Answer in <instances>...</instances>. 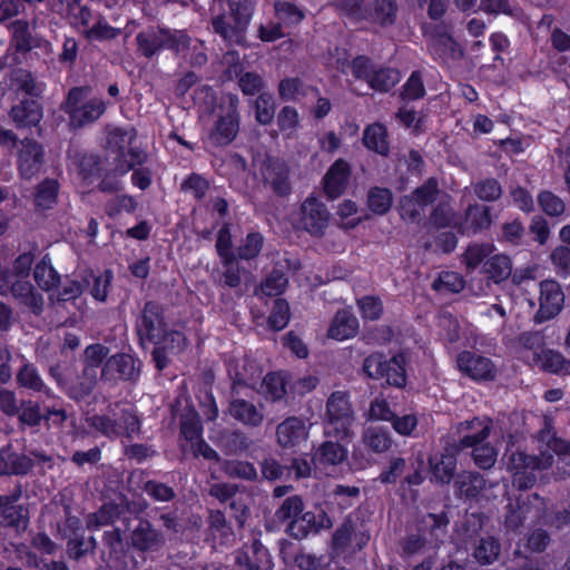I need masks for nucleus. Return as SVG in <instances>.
Instances as JSON below:
<instances>
[{
    "label": "nucleus",
    "mask_w": 570,
    "mask_h": 570,
    "mask_svg": "<svg viewBox=\"0 0 570 570\" xmlns=\"http://www.w3.org/2000/svg\"><path fill=\"white\" fill-rule=\"evenodd\" d=\"M10 81L17 91L24 92L28 98L41 99L46 90V85L37 81L32 72L23 68L13 69Z\"/></svg>",
    "instance_id": "40"
},
{
    "label": "nucleus",
    "mask_w": 570,
    "mask_h": 570,
    "mask_svg": "<svg viewBox=\"0 0 570 570\" xmlns=\"http://www.w3.org/2000/svg\"><path fill=\"white\" fill-rule=\"evenodd\" d=\"M511 271V259L503 254L490 256L482 266L483 274L495 284L505 281L510 276Z\"/></svg>",
    "instance_id": "45"
},
{
    "label": "nucleus",
    "mask_w": 570,
    "mask_h": 570,
    "mask_svg": "<svg viewBox=\"0 0 570 570\" xmlns=\"http://www.w3.org/2000/svg\"><path fill=\"white\" fill-rule=\"evenodd\" d=\"M341 442L330 440L321 443L312 458L314 464L328 466L343 463L347 459L348 451Z\"/></svg>",
    "instance_id": "38"
},
{
    "label": "nucleus",
    "mask_w": 570,
    "mask_h": 570,
    "mask_svg": "<svg viewBox=\"0 0 570 570\" xmlns=\"http://www.w3.org/2000/svg\"><path fill=\"white\" fill-rule=\"evenodd\" d=\"M124 513V507L116 502H105L96 512L88 514V529H98L114 523Z\"/></svg>",
    "instance_id": "49"
},
{
    "label": "nucleus",
    "mask_w": 570,
    "mask_h": 570,
    "mask_svg": "<svg viewBox=\"0 0 570 570\" xmlns=\"http://www.w3.org/2000/svg\"><path fill=\"white\" fill-rule=\"evenodd\" d=\"M478 441L470 436L445 439L442 451L429 459L432 480L441 485L450 484L455 476L458 456Z\"/></svg>",
    "instance_id": "10"
},
{
    "label": "nucleus",
    "mask_w": 570,
    "mask_h": 570,
    "mask_svg": "<svg viewBox=\"0 0 570 570\" xmlns=\"http://www.w3.org/2000/svg\"><path fill=\"white\" fill-rule=\"evenodd\" d=\"M8 29L11 36L10 48L14 53L26 55L38 47L28 20H13L9 23Z\"/></svg>",
    "instance_id": "34"
},
{
    "label": "nucleus",
    "mask_w": 570,
    "mask_h": 570,
    "mask_svg": "<svg viewBox=\"0 0 570 570\" xmlns=\"http://www.w3.org/2000/svg\"><path fill=\"white\" fill-rule=\"evenodd\" d=\"M223 271L217 283L222 287L237 288L242 285V273L245 271L235 256L220 257Z\"/></svg>",
    "instance_id": "50"
},
{
    "label": "nucleus",
    "mask_w": 570,
    "mask_h": 570,
    "mask_svg": "<svg viewBox=\"0 0 570 570\" xmlns=\"http://www.w3.org/2000/svg\"><path fill=\"white\" fill-rule=\"evenodd\" d=\"M35 468V461L26 453L18 452L12 443L0 448V475L26 476Z\"/></svg>",
    "instance_id": "25"
},
{
    "label": "nucleus",
    "mask_w": 570,
    "mask_h": 570,
    "mask_svg": "<svg viewBox=\"0 0 570 570\" xmlns=\"http://www.w3.org/2000/svg\"><path fill=\"white\" fill-rule=\"evenodd\" d=\"M90 88L76 86L69 89L62 104V110L69 117V125L73 129L85 128L98 121L106 112L108 102L101 97L86 99Z\"/></svg>",
    "instance_id": "5"
},
{
    "label": "nucleus",
    "mask_w": 570,
    "mask_h": 570,
    "mask_svg": "<svg viewBox=\"0 0 570 570\" xmlns=\"http://www.w3.org/2000/svg\"><path fill=\"white\" fill-rule=\"evenodd\" d=\"M18 387L31 393H40L48 399L55 397L53 391L45 383L37 366L24 360L16 374Z\"/></svg>",
    "instance_id": "33"
},
{
    "label": "nucleus",
    "mask_w": 570,
    "mask_h": 570,
    "mask_svg": "<svg viewBox=\"0 0 570 570\" xmlns=\"http://www.w3.org/2000/svg\"><path fill=\"white\" fill-rule=\"evenodd\" d=\"M140 375V361L128 353L109 356L101 368L102 381H136Z\"/></svg>",
    "instance_id": "19"
},
{
    "label": "nucleus",
    "mask_w": 570,
    "mask_h": 570,
    "mask_svg": "<svg viewBox=\"0 0 570 570\" xmlns=\"http://www.w3.org/2000/svg\"><path fill=\"white\" fill-rule=\"evenodd\" d=\"M401 78L397 68L376 66L371 79H368V87L376 92L386 94L400 82Z\"/></svg>",
    "instance_id": "44"
},
{
    "label": "nucleus",
    "mask_w": 570,
    "mask_h": 570,
    "mask_svg": "<svg viewBox=\"0 0 570 570\" xmlns=\"http://www.w3.org/2000/svg\"><path fill=\"white\" fill-rule=\"evenodd\" d=\"M399 4L396 0H370L362 21L381 28L392 27L397 19Z\"/></svg>",
    "instance_id": "29"
},
{
    "label": "nucleus",
    "mask_w": 570,
    "mask_h": 570,
    "mask_svg": "<svg viewBox=\"0 0 570 570\" xmlns=\"http://www.w3.org/2000/svg\"><path fill=\"white\" fill-rule=\"evenodd\" d=\"M485 479L474 471H463L454 479V494L459 499L472 501L479 498L485 488Z\"/></svg>",
    "instance_id": "36"
},
{
    "label": "nucleus",
    "mask_w": 570,
    "mask_h": 570,
    "mask_svg": "<svg viewBox=\"0 0 570 570\" xmlns=\"http://www.w3.org/2000/svg\"><path fill=\"white\" fill-rule=\"evenodd\" d=\"M501 544L492 535L481 537L475 543L473 557L483 566L492 564L500 556Z\"/></svg>",
    "instance_id": "53"
},
{
    "label": "nucleus",
    "mask_w": 570,
    "mask_h": 570,
    "mask_svg": "<svg viewBox=\"0 0 570 570\" xmlns=\"http://www.w3.org/2000/svg\"><path fill=\"white\" fill-rule=\"evenodd\" d=\"M535 356L542 371L559 376L570 375V360L566 358L561 352L543 348Z\"/></svg>",
    "instance_id": "43"
},
{
    "label": "nucleus",
    "mask_w": 570,
    "mask_h": 570,
    "mask_svg": "<svg viewBox=\"0 0 570 570\" xmlns=\"http://www.w3.org/2000/svg\"><path fill=\"white\" fill-rule=\"evenodd\" d=\"M9 292L33 315L39 316L43 312V296L35 288L28 278H16Z\"/></svg>",
    "instance_id": "31"
},
{
    "label": "nucleus",
    "mask_w": 570,
    "mask_h": 570,
    "mask_svg": "<svg viewBox=\"0 0 570 570\" xmlns=\"http://www.w3.org/2000/svg\"><path fill=\"white\" fill-rule=\"evenodd\" d=\"M262 389L266 400L282 401L287 394L286 375L282 371L268 372L263 379Z\"/></svg>",
    "instance_id": "47"
},
{
    "label": "nucleus",
    "mask_w": 570,
    "mask_h": 570,
    "mask_svg": "<svg viewBox=\"0 0 570 570\" xmlns=\"http://www.w3.org/2000/svg\"><path fill=\"white\" fill-rule=\"evenodd\" d=\"M235 564L239 570H273V557L259 538L244 542L235 551Z\"/></svg>",
    "instance_id": "16"
},
{
    "label": "nucleus",
    "mask_w": 570,
    "mask_h": 570,
    "mask_svg": "<svg viewBox=\"0 0 570 570\" xmlns=\"http://www.w3.org/2000/svg\"><path fill=\"white\" fill-rule=\"evenodd\" d=\"M406 366L407 356L404 352H397L390 358L382 352H373L364 358L362 372L368 379L403 389L407 383Z\"/></svg>",
    "instance_id": "6"
},
{
    "label": "nucleus",
    "mask_w": 570,
    "mask_h": 570,
    "mask_svg": "<svg viewBox=\"0 0 570 570\" xmlns=\"http://www.w3.org/2000/svg\"><path fill=\"white\" fill-rule=\"evenodd\" d=\"M450 519L445 511L440 513H426L416 520L415 529L429 544L439 547L448 534Z\"/></svg>",
    "instance_id": "27"
},
{
    "label": "nucleus",
    "mask_w": 570,
    "mask_h": 570,
    "mask_svg": "<svg viewBox=\"0 0 570 570\" xmlns=\"http://www.w3.org/2000/svg\"><path fill=\"white\" fill-rule=\"evenodd\" d=\"M394 444L389 428L370 425L363 430L360 444L354 445L352 461L355 469H365L373 461V454H385Z\"/></svg>",
    "instance_id": "11"
},
{
    "label": "nucleus",
    "mask_w": 570,
    "mask_h": 570,
    "mask_svg": "<svg viewBox=\"0 0 570 570\" xmlns=\"http://www.w3.org/2000/svg\"><path fill=\"white\" fill-rule=\"evenodd\" d=\"M134 331L141 348L146 350L150 345L154 347L151 361L159 372L168 367L169 353H180L188 346L185 333L169 324L166 308L158 301L144 303L136 316Z\"/></svg>",
    "instance_id": "1"
},
{
    "label": "nucleus",
    "mask_w": 570,
    "mask_h": 570,
    "mask_svg": "<svg viewBox=\"0 0 570 570\" xmlns=\"http://www.w3.org/2000/svg\"><path fill=\"white\" fill-rule=\"evenodd\" d=\"M288 278L282 268L274 267L255 288L254 294L258 298H278L286 291Z\"/></svg>",
    "instance_id": "39"
},
{
    "label": "nucleus",
    "mask_w": 570,
    "mask_h": 570,
    "mask_svg": "<svg viewBox=\"0 0 570 570\" xmlns=\"http://www.w3.org/2000/svg\"><path fill=\"white\" fill-rule=\"evenodd\" d=\"M548 451H542L540 455H530L518 451L512 453L507 462L508 471L512 475V483L519 490L531 489L537 482V472L552 466L553 452L559 456H570V442L551 435L547 441Z\"/></svg>",
    "instance_id": "2"
},
{
    "label": "nucleus",
    "mask_w": 570,
    "mask_h": 570,
    "mask_svg": "<svg viewBox=\"0 0 570 570\" xmlns=\"http://www.w3.org/2000/svg\"><path fill=\"white\" fill-rule=\"evenodd\" d=\"M135 40L138 56L150 60L165 50L175 55L188 50L191 39L186 30L156 24L140 30Z\"/></svg>",
    "instance_id": "3"
},
{
    "label": "nucleus",
    "mask_w": 570,
    "mask_h": 570,
    "mask_svg": "<svg viewBox=\"0 0 570 570\" xmlns=\"http://www.w3.org/2000/svg\"><path fill=\"white\" fill-rule=\"evenodd\" d=\"M362 144L367 150L387 157L391 151L387 127L380 121L367 125L363 130Z\"/></svg>",
    "instance_id": "35"
},
{
    "label": "nucleus",
    "mask_w": 570,
    "mask_h": 570,
    "mask_svg": "<svg viewBox=\"0 0 570 570\" xmlns=\"http://www.w3.org/2000/svg\"><path fill=\"white\" fill-rule=\"evenodd\" d=\"M239 98L236 94H223L218 104L220 114L208 134L209 142L217 148L229 146L237 137L240 126Z\"/></svg>",
    "instance_id": "7"
},
{
    "label": "nucleus",
    "mask_w": 570,
    "mask_h": 570,
    "mask_svg": "<svg viewBox=\"0 0 570 570\" xmlns=\"http://www.w3.org/2000/svg\"><path fill=\"white\" fill-rule=\"evenodd\" d=\"M227 375L230 379V399L228 401L227 412L238 423L257 428L264 421L263 407H258L254 402L239 396V387L248 386L245 376L239 372L237 365H228Z\"/></svg>",
    "instance_id": "9"
},
{
    "label": "nucleus",
    "mask_w": 570,
    "mask_h": 570,
    "mask_svg": "<svg viewBox=\"0 0 570 570\" xmlns=\"http://www.w3.org/2000/svg\"><path fill=\"white\" fill-rule=\"evenodd\" d=\"M305 504L302 497L294 494L283 500L275 511V519L278 522H293L304 511Z\"/></svg>",
    "instance_id": "60"
},
{
    "label": "nucleus",
    "mask_w": 570,
    "mask_h": 570,
    "mask_svg": "<svg viewBox=\"0 0 570 570\" xmlns=\"http://www.w3.org/2000/svg\"><path fill=\"white\" fill-rule=\"evenodd\" d=\"M129 543L138 552H157L166 543L164 533L156 529L147 519H139L130 531Z\"/></svg>",
    "instance_id": "21"
},
{
    "label": "nucleus",
    "mask_w": 570,
    "mask_h": 570,
    "mask_svg": "<svg viewBox=\"0 0 570 570\" xmlns=\"http://www.w3.org/2000/svg\"><path fill=\"white\" fill-rule=\"evenodd\" d=\"M179 433L190 444L203 438V423L197 412L193 411L181 415L179 422Z\"/></svg>",
    "instance_id": "63"
},
{
    "label": "nucleus",
    "mask_w": 570,
    "mask_h": 570,
    "mask_svg": "<svg viewBox=\"0 0 570 570\" xmlns=\"http://www.w3.org/2000/svg\"><path fill=\"white\" fill-rule=\"evenodd\" d=\"M289 174V167L284 160L269 159L263 169L264 184L277 197H287L292 193Z\"/></svg>",
    "instance_id": "26"
},
{
    "label": "nucleus",
    "mask_w": 570,
    "mask_h": 570,
    "mask_svg": "<svg viewBox=\"0 0 570 570\" xmlns=\"http://www.w3.org/2000/svg\"><path fill=\"white\" fill-rule=\"evenodd\" d=\"M18 407L19 412L16 415L22 425L36 428L43 421L41 406L38 401L22 400Z\"/></svg>",
    "instance_id": "64"
},
{
    "label": "nucleus",
    "mask_w": 570,
    "mask_h": 570,
    "mask_svg": "<svg viewBox=\"0 0 570 570\" xmlns=\"http://www.w3.org/2000/svg\"><path fill=\"white\" fill-rule=\"evenodd\" d=\"M355 413L347 391H334L327 397L324 416V433L337 441H350L353 436Z\"/></svg>",
    "instance_id": "4"
},
{
    "label": "nucleus",
    "mask_w": 570,
    "mask_h": 570,
    "mask_svg": "<svg viewBox=\"0 0 570 570\" xmlns=\"http://www.w3.org/2000/svg\"><path fill=\"white\" fill-rule=\"evenodd\" d=\"M253 441L240 430H232L219 438V446L226 455H239L245 453Z\"/></svg>",
    "instance_id": "48"
},
{
    "label": "nucleus",
    "mask_w": 570,
    "mask_h": 570,
    "mask_svg": "<svg viewBox=\"0 0 570 570\" xmlns=\"http://www.w3.org/2000/svg\"><path fill=\"white\" fill-rule=\"evenodd\" d=\"M366 205L379 216L387 214L393 205V193L390 188L373 186L367 191Z\"/></svg>",
    "instance_id": "52"
},
{
    "label": "nucleus",
    "mask_w": 570,
    "mask_h": 570,
    "mask_svg": "<svg viewBox=\"0 0 570 570\" xmlns=\"http://www.w3.org/2000/svg\"><path fill=\"white\" fill-rule=\"evenodd\" d=\"M428 48L432 58L442 65L460 61L464 56L461 46L443 26L434 28L430 35Z\"/></svg>",
    "instance_id": "17"
},
{
    "label": "nucleus",
    "mask_w": 570,
    "mask_h": 570,
    "mask_svg": "<svg viewBox=\"0 0 570 570\" xmlns=\"http://www.w3.org/2000/svg\"><path fill=\"white\" fill-rule=\"evenodd\" d=\"M77 159L78 173L82 180L91 183L101 176L102 161L98 155L82 154Z\"/></svg>",
    "instance_id": "61"
},
{
    "label": "nucleus",
    "mask_w": 570,
    "mask_h": 570,
    "mask_svg": "<svg viewBox=\"0 0 570 570\" xmlns=\"http://www.w3.org/2000/svg\"><path fill=\"white\" fill-rule=\"evenodd\" d=\"M98 376L85 368L75 377H68L63 392L68 397L77 402L86 400L94 391Z\"/></svg>",
    "instance_id": "37"
},
{
    "label": "nucleus",
    "mask_w": 570,
    "mask_h": 570,
    "mask_svg": "<svg viewBox=\"0 0 570 570\" xmlns=\"http://www.w3.org/2000/svg\"><path fill=\"white\" fill-rule=\"evenodd\" d=\"M330 214L326 206L314 196H308L301 205V224L312 236H323Z\"/></svg>",
    "instance_id": "22"
},
{
    "label": "nucleus",
    "mask_w": 570,
    "mask_h": 570,
    "mask_svg": "<svg viewBox=\"0 0 570 570\" xmlns=\"http://www.w3.org/2000/svg\"><path fill=\"white\" fill-rule=\"evenodd\" d=\"M274 10L279 22L287 27L298 26L305 19V11L292 1L276 0Z\"/></svg>",
    "instance_id": "55"
},
{
    "label": "nucleus",
    "mask_w": 570,
    "mask_h": 570,
    "mask_svg": "<svg viewBox=\"0 0 570 570\" xmlns=\"http://www.w3.org/2000/svg\"><path fill=\"white\" fill-rule=\"evenodd\" d=\"M102 559L111 570H128L131 558L129 557V544L122 539L119 528L107 530L102 535Z\"/></svg>",
    "instance_id": "18"
},
{
    "label": "nucleus",
    "mask_w": 570,
    "mask_h": 570,
    "mask_svg": "<svg viewBox=\"0 0 570 570\" xmlns=\"http://www.w3.org/2000/svg\"><path fill=\"white\" fill-rule=\"evenodd\" d=\"M235 76L238 78V87L245 96L263 94L266 86L264 78L255 71H244L239 63L234 65Z\"/></svg>",
    "instance_id": "51"
},
{
    "label": "nucleus",
    "mask_w": 570,
    "mask_h": 570,
    "mask_svg": "<svg viewBox=\"0 0 570 570\" xmlns=\"http://www.w3.org/2000/svg\"><path fill=\"white\" fill-rule=\"evenodd\" d=\"M494 245L491 243H471L463 253V263L466 271H475L482 263L491 256Z\"/></svg>",
    "instance_id": "54"
},
{
    "label": "nucleus",
    "mask_w": 570,
    "mask_h": 570,
    "mask_svg": "<svg viewBox=\"0 0 570 570\" xmlns=\"http://www.w3.org/2000/svg\"><path fill=\"white\" fill-rule=\"evenodd\" d=\"M289 318L291 311L288 302L282 297L276 298L267 317L268 327L274 332H279L288 325Z\"/></svg>",
    "instance_id": "62"
},
{
    "label": "nucleus",
    "mask_w": 570,
    "mask_h": 570,
    "mask_svg": "<svg viewBox=\"0 0 570 570\" xmlns=\"http://www.w3.org/2000/svg\"><path fill=\"white\" fill-rule=\"evenodd\" d=\"M9 117L17 129H32L43 117L40 99L23 98L9 110Z\"/></svg>",
    "instance_id": "24"
},
{
    "label": "nucleus",
    "mask_w": 570,
    "mask_h": 570,
    "mask_svg": "<svg viewBox=\"0 0 570 570\" xmlns=\"http://www.w3.org/2000/svg\"><path fill=\"white\" fill-rule=\"evenodd\" d=\"M472 188L476 198L483 203L498 202L503 194L500 181L493 177L482 178L473 183Z\"/></svg>",
    "instance_id": "57"
},
{
    "label": "nucleus",
    "mask_w": 570,
    "mask_h": 570,
    "mask_svg": "<svg viewBox=\"0 0 570 570\" xmlns=\"http://www.w3.org/2000/svg\"><path fill=\"white\" fill-rule=\"evenodd\" d=\"M32 275L36 284L45 292L58 288L61 282L60 274L52 266L48 254L36 264Z\"/></svg>",
    "instance_id": "42"
},
{
    "label": "nucleus",
    "mask_w": 570,
    "mask_h": 570,
    "mask_svg": "<svg viewBox=\"0 0 570 570\" xmlns=\"http://www.w3.org/2000/svg\"><path fill=\"white\" fill-rule=\"evenodd\" d=\"M60 185L55 178H45L36 185L33 205L37 210L52 209L58 202Z\"/></svg>",
    "instance_id": "41"
},
{
    "label": "nucleus",
    "mask_w": 570,
    "mask_h": 570,
    "mask_svg": "<svg viewBox=\"0 0 570 570\" xmlns=\"http://www.w3.org/2000/svg\"><path fill=\"white\" fill-rule=\"evenodd\" d=\"M492 224L491 207L480 203H472L459 215L455 232L462 236L471 237L490 230Z\"/></svg>",
    "instance_id": "14"
},
{
    "label": "nucleus",
    "mask_w": 570,
    "mask_h": 570,
    "mask_svg": "<svg viewBox=\"0 0 570 570\" xmlns=\"http://www.w3.org/2000/svg\"><path fill=\"white\" fill-rule=\"evenodd\" d=\"M352 176V167L344 158H337L323 176V191L327 199L340 198L347 189Z\"/></svg>",
    "instance_id": "23"
},
{
    "label": "nucleus",
    "mask_w": 570,
    "mask_h": 570,
    "mask_svg": "<svg viewBox=\"0 0 570 570\" xmlns=\"http://www.w3.org/2000/svg\"><path fill=\"white\" fill-rule=\"evenodd\" d=\"M136 139V131L124 128H115L107 136V147L110 151L117 154L116 157H126V150Z\"/></svg>",
    "instance_id": "58"
},
{
    "label": "nucleus",
    "mask_w": 570,
    "mask_h": 570,
    "mask_svg": "<svg viewBox=\"0 0 570 570\" xmlns=\"http://www.w3.org/2000/svg\"><path fill=\"white\" fill-rule=\"evenodd\" d=\"M330 525L331 521L325 511H303L296 520L287 524L286 532L289 537L302 540L309 533H318L321 529Z\"/></svg>",
    "instance_id": "28"
},
{
    "label": "nucleus",
    "mask_w": 570,
    "mask_h": 570,
    "mask_svg": "<svg viewBox=\"0 0 570 570\" xmlns=\"http://www.w3.org/2000/svg\"><path fill=\"white\" fill-rule=\"evenodd\" d=\"M430 224L436 229L451 227L455 230V224L459 220V215L451 208L449 204H436L429 216Z\"/></svg>",
    "instance_id": "59"
},
{
    "label": "nucleus",
    "mask_w": 570,
    "mask_h": 570,
    "mask_svg": "<svg viewBox=\"0 0 570 570\" xmlns=\"http://www.w3.org/2000/svg\"><path fill=\"white\" fill-rule=\"evenodd\" d=\"M563 292L558 282L546 279L540 283L539 309L534 314L535 323L540 324L552 320L562 309Z\"/></svg>",
    "instance_id": "20"
},
{
    "label": "nucleus",
    "mask_w": 570,
    "mask_h": 570,
    "mask_svg": "<svg viewBox=\"0 0 570 570\" xmlns=\"http://www.w3.org/2000/svg\"><path fill=\"white\" fill-rule=\"evenodd\" d=\"M264 242L265 238L261 232H248L240 244L235 248L234 256L238 261H254L259 256L264 247Z\"/></svg>",
    "instance_id": "46"
},
{
    "label": "nucleus",
    "mask_w": 570,
    "mask_h": 570,
    "mask_svg": "<svg viewBox=\"0 0 570 570\" xmlns=\"http://www.w3.org/2000/svg\"><path fill=\"white\" fill-rule=\"evenodd\" d=\"M109 352V347L100 343L88 345L83 352L82 368L98 376V373H101V368L108 358Z\"/></svg>",
    "instance_id": "56"
},
{
    "label": "nucleus",
    "mask_w": 570,
    "mask_h": 570,
    "mask_svg": "<svg viewBox=\"0 0 570 570\" xmlns=\"http://www.w3.org/2000/svg\"><path fill=\"white\" fill-rule=\"evenodd\" d=\"M22 495L21 485L10 494H0V527L26 531L29 525V509L18 503Z\"/></svg>",
    "instance_id": "13"
},
{
    "label": "nucleus",
    "mask_w": 570,
    "mask_h": 570,
    "mask_svg": "<svg viewBox=\"0 0 570 570\" xmlns=\"http://www.w3.org/2000/svg\"><path fill=\"white\" fill-rule=\"evenodd\" d=\"M461 374L474 382H491L497 377V366L490 357L464 350L456 356Z\"/></svg>",
    "instance_id": "15"
},
{
    "label": "nucleus",
    "mask_w": 570,
    "mask_h": 570,
    "mask_svg": "<svg viewBox=\"0 0 570 570\" xmlns=\"http://www.w3.org/2000/svg\"><path fill=\"white\" fill-rule=\"evenodd\" d=\"M307 433L305 421L298 416L286 417L276 428L277 442L284 449L298 445L307 438Z\"/></svg>",
    "instance_id": "32"
},
{
    "label": "nucleus",
    "mask_w": 570,
    "mask_h": 570,
    "mask_svg": "<svg viewBox=\"0 0 570 570\" xmlns=\"http://www.w3.org/2000/svg\"><path fill=\"white\" fill-rule=\"evenodd\" d=\"M360 322L357 317L348 309H338L328 326L327 337L342 342L353 338L357 335Z\"/></svg>",
    "instance_id": "30"
},
{
    "label": "nucleus",
    "mask_w": 570,
    "mask_h": 570,
    "mask_svg": "<svg viewBox=\"0 0 570 570\" xmlns=\"http://www.w3.org/2000/svg\"><path fill=\"white\" fill-rule=\"evenodd\" d=\"M46 151L39 141L26 137L20 140L16 153V166L21 179L37 176L45 165Z\"/></svg>",
    "instance_id": "12"
},
{
    "label": "nucleus",
    "mask_w": 570,
    "mask_h": 570,
    "mask_svg": "<svg viewBox=\"0 0 570 570\" xmlns=\"http://www.w3.org/2000/svg\"><path fill=\"white\" fill-rule=\"evenodd\" d=\"M491 420H481L476 416L462 421L456 425V433L460 436H470L479 440L475 444L468 446V449H471L474 464L482 470L491 469L497 462L498 452L493 445L487 442L491 434Z\"/></svg>",
    "instance_id": "8"
}]
</instances>
